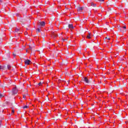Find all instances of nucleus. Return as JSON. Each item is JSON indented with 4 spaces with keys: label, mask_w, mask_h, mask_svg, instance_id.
Returning <instances> with one entry per match:
<instances>
[{
    "label": "nucleus",
    "mask_w": 128,
    "mask_h": 128,
    "mask_svg": "<svg viewBox=\"0 0 128 128\" xmlns=\"http://www.w3.org/2000/svg\"><path fill=\"white\" fill-rule=\"evenodd\" d=\"M18 89L16 88V87L13 88L12 90V96H14V94H18Z\"/></svg>",
    "instance_id": "nucleus-1"
},
{
    "label": "nucleus",
    "mask_w": 128,
    "mask_h": 128,
    "mask_svg": "<svg viewBox=\"0 0 128 128\" xmlns=\"http://www.w3.org/2000/svg\"><path fill=\"white\" fill-rule=\"evenodd\" d=\"M24 62L26 66H30V64H32V61H30V60H25Z\"/></svg>",
    "instance_id": "nucleus-2"
},
{
    "label": "nucleus",
    "mask_w": 128,
    "mask_h": 128,
    "mask_svg": "<svg viewBox=\"0 0 128 128\" xmlns=\"http://www.w3.org/2000/svg\"><path fill=\"white\" fill-rule=\"evenodd\" d=\"M38 25L40 26L41 28H42V26H46V23L44 22H39L38 23Z\"/></svg>",
    "instance_id": "nucleus-3"
},
{
    "label": "nucleus",
    "mask_w": 128,
    "mask_h": 128,
    "mask_svg": "<svg viewBox=\"0 0 128 128\" xmlns=\"http://www.w3.org/2000/svg\"><path fill=\"white\" fill-rule=\"evenodd\" d=\"M84 82L86 84H90V80H88V78H86V77H84Z\"/></svg>",
    "instance_id": "nucleus-4"
},
{
    "label": "nucleus",
    "mask_w": 128,
    "mask_h": 128,
    "mask_svg": "<svg viewBox=\"0 0 128 128\" xmlns=\"http://www.w3.org/2000/svg\"><path fill=\"white\" fill-rule=\"evenodd\" d=\"M58 36V34H56V32H52V38H56Z\"/></svg>",
    "instance_id": "nucleus-5"
},
{
    "label": "nucleus",
    "mask_w": 128,
    "mask_h": 128,
    "mask_svg": "<svg viewBox=\"0 0 128 128\" xmlns=\"http://www.w3.org/2000/svg\"><path fill=\"white\" fill-rule=\"evenodd\" d=\"M82 10H84V8L82 7H78L77 9V10L78 12H82Z\"/></svg>",
    "instance_id": "nucleus-6"
},
{
    "label": "nucleus",
    "mask_w": 128,
    "mask_h": 128,
    "mask_svg": "<svg viewBox=\"0 0 128 128\" xmlns=\"http://www.w3.org/2000/svg\"><path fill=\"white\" fill-rule=\"evenodd\" d=\"M68 28L70 30H74V26L72 25V24H68Z\"/></svg>",
    "instance_id": "nucleus-7"
},
{
    "label": "nucleus",
    "mask_w": 128,
    "mask_h": 128,
    "mask_svg": "<svg viewBox=\"0 0 128 128\" xmlns=\"http://www.w3.org/2000/svg\"><path fill=\"white\" fill-rule=\"evenodd\" d=\"M87 38H88L90 40V38H92V37H90V34L88 33L86 36Z\"/></svg>",
    "instance_id": "nucleus-8"
},
{
    "label": "nucleus",
    "mask_w": 128,
    "mask_h": 128,
    "mask_svg": "<svg viewBox=\"0 0 128 128\" xmlns=\"http://www.w3.org/2000/svg\"><path fill=\"white\" fill-rule=\"evenodd\" d=\"M90 6H91L95 7V6H96V4H94V2H92V3L90 4Z\"/></svg>",
    "instance_id": "nucleus-9"
},
{
    "label": "nucleus",
    "mask_w": 128,
    "mask_h": 128,
    "mask_svg": "<svg viewBox=\"0 0 128 128\" xmlns=\"http://www.w3.org/2000/svg\"><path fill=\"white\" fill-rule=\"evenodd\" d=\"M0 70H4V66L0 65Z\"/></svg>",
    "instance_id": "nucleus-10"
},
{
    "label": "nucleus",
    "mask_w": 128,
    "mask_h": 128,
    "mask_svg": "<svg viewBox=\"0 0 128 128\" xmlns=\"http://www.w3.org/2000/svg\"><path fill=\"white\" fill-rule=\"evenodd\" d=\"M7 67L8 70H11L12 66L10 65H8Z\"/></svg>",
    "instance_id": "nucleus-11"
},
{
    "label": "nucleus",
    "mask_w": 128,
    "mask_h": 128,
    "mask_svg": "<svg viewBox=\"0 0 128 128\" xmlns=\"http://www.w3.org/2000/svg\"><path fill=\"white\" fill-rule=\"evenodd\" d=\"M15 32H20V29H18V28H16V29L15 30Z\"/></svg>",
    "instance_id": "nucleus-12"
},
{
    "label": "nucleus",
    "mask_w": 128,
    "mask_h": 128,
    "mask_svg": "<svg viewBox=\"0 0 128 128\" xmlns=\"http://www.w3.org/2000/svg\"><path fill=\"white\" fill-rule=\"evenodd\" d=\"M28 108V106H23V108Z\"/></svg>",
    "instance_id": "nucleus-13"
},
{
    "label": "nucleus",
    "mask_w": 128,
    "mask_h": 128,
    "mask_svg": "<svg viewBox=\"0 0 128 128\" xmlns=\"http://www.w3.org/2000/svg\"><path fill=\"white\" fill-rule=\"evenodd\" d=\"M37 30H38V32H40V28H38Z\"/></svg>",
    "instance_id": "nucleus-14"
},
{
    "label": "nucleus",
    "mask_w": 128,
    "mask_h": 128,
    "mask_svg": "<svg viewBox=\"0 0 128 128\" xmlns=\"http://www.w3.org/2000/svg\"><path fill=\"white\" fill-rule=\"evenodd\" d=\"M14 114V110H12V114Z\"/></svg>",
    "instance_id": "nucleus-15"
},
{
    "label": "nucleus",
    "mask_w": 128,
    "mask_h": 128,
    "mask_svg": "<svg viewBox=\"0 0 128 128\" xmlns=\"http://www.w3.org/2000/svg\"><path fill=\"white\" fill-rule=\"evenodd\" d=\"M39 86H42V83L41 82H40V83H38V84Z\"/></svg>",
    "instance_id": "nucleus-16"
},
{
    "label": "nucleus",
    "mask_w": 128,
    "mask_h": 128,
    "mask_svg": "<svg viewBox=\"0 0 128 128\" xmlns=\"http://www.w3.org/2000/svg\"><path fill=\"white\" fill-rule=\"evenodd\" d=\"M0 98H4V96L0 93Z\"/></svg>",
    "instance_id": "nucleus-17"
},
{
    "label": "nucleus",
    "mask_w": 128,
    "mask_h": 128,
    "mask_svg": "<svg viewBox=\"0 0 128 128\" xmlns=\"http://www.w3.org/2000/svg\"><path fill=\"white\" fill-rule=\"evenodd\" d=\"M98 2H104V0H98Z\"/></svg>",
    "instance_id": "nucleus-18"
},
{
    "label": "nucleus",
    "mask_w": 128,
    "mask_h": 128,
    "mask_svg": "<svg viewBox=\"0 0 128 128\" xmlns=\"http://www.w3.org/2000/svg\"><path fill=\"white\" fill-rule=\"evenodd\" d=\"M123 28H126V26H123Z\"/></svg>",
    "instance_id": "nucleus-19"
},
{
    "label": "nucleus",
    "mask_w": 128,
    "mask_h": 128,
    "mask_svg": "<svg viewBox=\"0 0 128 128\" xmlns=\"http://www.w3.org/2000/svg\"><path fill=\"white\" fill-rule=\"evenodd\" d=\"M107 38V40H110V38Z\"/></svg>",
    "instance_id": "nucleus-20"
},
{
    "label": "nucleus",
    "mask_w": 128,
    "mask_h": 128,
    "mask_svg": "<svg viewBox=\"0 0 128 128\" xmlns=\"http://www.w3.org/2000/svg\"><path fill=\"white\" fill-rule=\"evenodd\" d=\"M14 56H16V54H13Z\"/></svg>",
    "instance_id": "nucleus-21"
},
{
    "label": "nucleus",
    "mask_w": 128,
    "mask_h": 128,
    "mask_svg": "<svg viewBox=\"0 0 128 128\" xmlns=\"http://www.w3.org/2000/svg\"><path fill=\"white\" fill-rule=\"evenodd\" d=\"M23 98H26V96H23Z\"/></svg>",
    "instance_id": "nucleus-22"
},
{
    "label": "nucleus",
    "mask_w": 128,
    "mask_h": 128,
    "mask_svg": "<svg viewBox=\"0 0 128 128\" xmlns=\"http://www.w3.org/2000/svg\"><path fill=\"white\" fill-rule=\"evenodd\" d=\"M29 48H30V50H32V47L30 46Z\"/></svg>",
    "instance_id": "nucleus-23"
},
{
    "label": "nucleus",
    "mask_w": 128,
    "mask_h": 128,
    "mask_svg": "<svg viewBox=\"0 0 128 128\" xmlns=\"http://www.w3.org/2000/svg\"><path fill=\"white\" fill-rule=\"evenodd\" d=\"M0 124H2V122L1 121H0Z\"/></svg>",
    "instance_id": "nucleus-24"
},
{
    "label": "nucleus",
    "mask_w": 128,
    "mask_h": 128,
    "mask_svg": "<svg viewBox=\"0 0 128 128\" xmlns=\"http://www.w3.org/2000/svg\"><path fill=\"white\" fill-rule=\"evenodd\" d=\"M0 2H2V0H0Z\"/></svg>",
    "instance_id": "nucleus-25"
},
{
    "label": "nucleus",
    "mask_w": 128,
    "mask_h": 128,
    "mask_svg": "<svg viewBox=\"0 0 128 128\" xmlns=\"http://www.w3.org/2000/svg\"><path fill=\"white\" fill-rule=\"evenodd\" d=\"M64 42V39H63Z\"/></svg>",
    "instance_id": "nucleus-26"
},
{
    "label": "nucleus",
    "mask_w": 128,
    "mask_h": 128,
    "mask_svg": "<svg viewBox=\"0 0 128 128\" xmlns=\"http://www.w3.org/2000/svg\"><path fill=\"white\" fill-rule=\"evenodd\" d=\"M26 32L25 33V34H26Z\"/></svg>",
    "instance_id": "nucleus-27"
}]
</instances>
